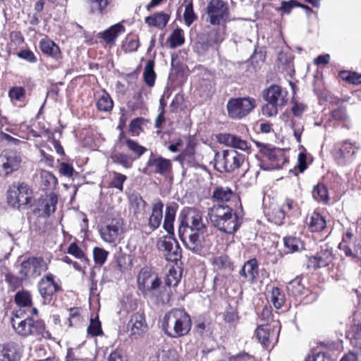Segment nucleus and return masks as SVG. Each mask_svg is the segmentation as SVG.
<instances>
[{
	"instance_id": "c9c22d12",
	"label": "nucleus",
	"mask_w": 361,
	"mask_h": 361,
	"mask_svg": "<svg viewBox=\"0 0 361 361\" xmlns=\"http://www.w3.org/2000/svg\"><path fill=\"white\" fill-rule=\"evenodd\" d=\"M154 61L152 59L148 60L143 71V78L145 82L149 87L154 85L156 80V73L154 72Z\"/></svg>"
},
{
	"instance_id": "c756f323",
	"label": "nucleus",
	"mask_w": 361,
	"mask_h": 361,
	"mask_svg": "<svg viewBox=\"0 0 361 361\" xmlns=\"http://www.w3.org/2000/svg\"><path fill=\"white\" fill-rule=\"evenodd\" d=\"M307 224L312 232H319L324 230L326 226V219L318 212H313L307 219Z\"/></svg>"
},
{
	"instance_id": "6e6552de",
	"label": "nucleus",
	"mask_w": 361,
	"mask_h": 361,
	"mask_svg": "<svg viewBox=\"0 0 361 361\" xmlns=\"http://www.w3.org/2000/svg\"><path fill=\"white\" fill-rule=\"evenodd\" d=\"M124 231L123 221L121 218H114L101 227L99 234L102 239L109 243H116L122 238Z\"/></svg>"
},
{
	"instance_id": "412c9836",
	"label": "nucleus",
	"mask_w": 361,
	"mask_h": 361,
	"mask_svg": "<svg viewBox=\"0 0 361 361\" xmlns=\"http://www.w3.org/2000/svg\"><path fill=\"white\" fill-rule=\"evenodd\" d=\"M359 148L360 146L356 142L343 141L336 153V159L339 164H344L350 161Z\"/></svg>"
},
{
	"instance_id": "5fc2aeb1",
	"label": "nucleus",
	"mask_w": 361,
	"mask_h": 361,
	"mask_svg": "<svg viewBox=\"0 0 361 361\" xmlns=\"http://www.w3.org/2000/svg\"><path fill=\"white\" fill-rule=\"evenodd\" d=\"M305 361H334V360L324 353L312 352L307 356Z\"/></svg>"
},
{
	"instance_id": "ddd939ff",
	"label": "nucleus",
	"mask_w": 361,
	"mask_h": 361,
	"mask_svg": "<svg viewBox=\"0 0 361 361\" xmlns=\"http://www.w3.org/2000/svg\"><path fill=\"white\" fill-rule=\"evenodd\" d=\"M279 327L277 323L272 324H266L258 325L255 330V336L258 341L264 346L268 345L269 343L274 341L276 342L279 331L274 332V329Z\"/></svg>"
},
{
	"instance_id": "a19ab883",
	"label": "nucleus",
	"mask_w": 361,
	"mask_h": 361,
	"mask_svg": "<svg viewBox=\"0 0 361 361\" xmlns=\"http://www.w3.org/2000/svg\"><path fill=\"white\" fill-rule=\"evenodd\" d=\"M15 301L20 307H29L32 305L30 294L27 291H19L16 294Z\"/></svg>"
},
{
	"instance_id": "a878e982",
	"label": "nucleus",
	"mask_w": 361,
	"mask_h": 361,
	"mask_svg": "<svg viewBox=\"0 0 361 361\" xmlns=\"http://www.w3.org/2000/svg\"><path fill=\"white\" fill-rule=\"evenodd\" d=\"M239 273L247 282L255 283L258 276V264L256 259L253 258L246 262Z\"/></svg>"
},
{
	"instance_id": "6e6d98bb",
	"label": "nucleus",
	"mask_w": 361,
	"mask_h": 361,
	"mask_svg": "<svg viewBox=\"0 0 361 361\" xmlns=\"http://www.w3.org/2000/svg\"><path fill=\"white\" fill-rule=\"evenodd\" d=\"M140 46L137 38H127L123 44V49L126 52L135 51Z\"/></svg>"
},
{
	"instance_id": "bf43d9fd",
	"label": "nucleus",
	"mask_w": 361,
	"mask_h": 361,
	"mask_svg": "<svg viewBox=\"0 0 361 361\" xmlns=\"http://www.w3.org/2000/svg\"><path fill=\"white\" fill-rule=\"evenodd\" d=\"M25 89L22 87H13L9 91V97L11 99H15L16 101H20L25 96Z\"/></svg>"
},
{
	"instance_id": "39448f33",
	"label": "nucleus",
	"mask_w": 361,
	"mask_h": 361,
	"mask_svg": "<svg viewBox=\"0 0 361 361\" xmlns=\"http://www.w3.org/2000/svg\"><path fill=\"white\" fill-rule=\"evenodd\" d=\"M138 288L142 293L149 297L155 296L156 291L160 286V280L157 274L152 272L148 267L142 268L137 276Z\"/></svg>"
},
{
	"instance_id": "de8ad7c7",
	"label": "nucleus",
	"mask_w": 361,
	"mask_h": 361,
	"mask_svg": "<svg viewBox=\"0 0 361 361\" xmlns=\"http://www.w3.org/2000/svg\"><path fill=\"white\" fill-rule=\"evenodd\" d=\"M125 142L128 149L135 153L138 157L147 151V149L145 147L140 145L133 140L128 139Z\"/></svg>"
},
{
	"instance_id": "e433bc0d",
	"label": "nucleus",
	"mask_w": 361,
	"mask_h": 361,
	"mask_svg": "<svg viewBox=\"0 0 361 361\" xmlns=\"http://www.w3.org/2000/svg\"><path fill=\"white\" fill-rule=\"evenodd\" d=\"M168 42H169V47L172 49L181 46L185 42L183 30L180 28L175 29L168 38Z\"/></svg>"
},
{
	"instance_id": "2eb2a0df",
	"label": "nucleus",
	"mask_w": 361,
	"mask_h": 361,
	"mask_svg": "<svg viewBox=\"0 0 361 361\" xmlns=\"http://www.w3.org/2000/svg\"><path fill=\"white\" fill-rule=\"evenodd\" d=\"M264 99L283 106L287 102V92L280 86L272 85L264 92Z\"/></svg>"
},
{
	"instance_id": "f3484780",
	"label": "nucleus",
	"mask_w": 361,
	"mask_h": 361,
	"mask_svg": "<svg viewBox=\"0 0 361 361\" xmlns=\"http://www.w3.org/2000/svg\"><path fill=\"white\" fill-rule=\"evenodd\" d=\"M161 247L164 252L165 259L169 262H177L181 257V250L178 242L173 238L165 239Z\"/></svg>"
},
{
	"instance_id": "b1692460",
	"label": "nucleus",
	"mask_w": 361,
	"mask_h": 361,
	"mask_svg": "<svg viewBox=\"0 0 361 361\" xmlns=\"http://www.w3.org/2000/svg\"><path fill=\"white\" fill-rule=\"evenodd\" d=\"M334 255L331 250H322L317 255L309 259L308 266L314 269L325 267L329 265L334 260Z\"/></svg>"
},
{
	"instance_id": "f257e3e1",
	"label": "nucleus",
	"mask_w": 361,
	"mask_h": 361,
	"mask_svg": "<svg viewBox=\"0 0 361 361\" xmlns=\"http://www.w3.org/2000/svg\"><path fill=\"white\" fill-rule=\"evenodd\" d=\"M208 216L212 225L225 233H234L241 225L240 219L230 204H214L209 209Z\"/></svg>"
},
{
	"instance_id": "9b49d317",
	"label": "nucleus",
	"mask_w": 361,
	"mask_h": 361,
	"mask_svg": "<svg viewBox=\"0 0 361 361\" xmlns=\"http://www.w3.org/2000/svg\"><path fill=\"white\" fill-rule=\"evenodd\" d=\"M12 326L18 335L28 336L37 334L41 327V324L29 317L21 319L18 314H16L12 318Z\"/></svg>"
},
{
	"instance_id": "4468645a",
	"label": "nucleus",
	"mask_w": 361,
	"mask_h": 361,
	"mask_svg": "<svg viewBox=\"0 0 361 361\" xmlns=\"http://www.w3.org/2000/svg\"><path fill=\"white\" fill-rule=\"evenodd\" d=\"M300 212L298 204L290 198H286L281 208L276 209L272 212L274 215L271 221L275 224H280L284 219L286 214H294Z\"/></svg>"
},
{
	"instance_id": "393cba45",
	"label": "nucleus",
	"mask_w": 361,
	"mask_h": 361,
	"mask_svg": "<svg viewBox=\"0 0 361 361\" xmlns=\"http://www.w3.org/2000/svg\"><path fill=\"white\" fill-rule=\"evenodd\" d=\"M183 223L197 231H200L204 228L201 212L195 208H189L186 210L185 220L182 221Z\"/></svg>"
},
{
	"instance_id": "7c9ffc66",
	"label": "nucleus",
	"mask_w": 361,
	"mask_h": 361,
	"mask_svg": "<svg viewBox=\"0 0 361 361\" xmlns=\"http://www.w3.org/2000/svg\"><path fill=\"white\" fill-rule=\"evenodd\" d=\"M40 177V187L44 190H52L57 185V179L55 176L46 170L39 171Z\"/></svg>"
},
{
	"instance_id": "f03ea898",
	"label": "nucleus",
	"mask_w": 361,
	"mask_h": 361,
	"mask_svg": "<svg viewBox=\"0 0 361 361\" xmlns=\"http://www.w3.org/2000/svg\"><path fill=\"white\" fill-rule=\"evenodd\" d=\"M161 326L166 334L171 338L186 335L191 329L189 314L181 309H173L163 317Z\"/></svg>"
},
{
	"instance_id": "6ab92c4d",
	"label": "nucleus",
	"mask_w": 361,
	"mask_h": 361,
	"mask_svg": "<svg viewBox=\"0 0 361 361\" xmlns=\"http://www.w3.org/2000/svg\"><path fill=\"white\" fill-rule=\"evenodd\" d=\"M21 354L18 344L13 342L0 343V361H18Z\"/></svg>"
},
{
	"instance_id": "09e8293b",
	"label": "nucleus",
	"mask_w": 361,
	"mask_h": 361,
	"mask_svg": "<svg viewBox=\"0 0 361 361\" xmlns=\"http://www.w3.org/2000/svg\"><path fill=\"white\" fill-rule=\"evenodd\" d=\"M87 332L92 336H97L102 334L101 323L98 318L91 319Z\"/></svg>"
},
{
	"instance_id": "423d86ee",
	"label": "nucleus",
	"mask_w": 361,
	"mask_h": 361,
	"mask_svg": "<svg viewBox=\"0 0 361 361\" xmlns=\"http://www.w3.org/2000/svg\"><path fill=\"white\" fill-rule=\"evenodd\" d=\"M183 223L179 227L178 234L185 247L193 252L199 253L202 249V238L199 232Z\"/></svg>"
},
{
	"instance_id": "aec40b11",
	"label": "nucleus",
	"mask_w": 361,
	"mask_h": 361,
	"mask_svg": "<svg viewBox=\"0 0 361 361\" xmlns=\"http://www.w3.org/2000/svg\"><path fill=\"white\" fill-rule=\"evenodd\" d=\"M59 288V285L54 281V276L51 274H46L38 283L39 292L44 299L52 296Z\"/></svg>"
},
{
	"instance_id": "58836bf2",
	"label": "nucleus",
	"mask_w": 361,
	"mask_h": 361,
	"mask_svg": "<svg viewBox=\"0 0 361 361\" xmlns=\"http://www.w3.org/2000/svg\"><path fill=\"white\" fill-rule=\"evenodd\" d=\"M283 243L289 252H297L303 248V244L301 240L295 237L284 238Z\"/></svg>"
},
{
	"instance_id": "5701e85b",
	"label": "nucleus",
	"mask_w": 361,
	"mask_h": 361,
	"mask_svg": "<svg viewBox=\"0 0 361 361\" xmlns=\"http://www.w3.org/2000/svg\"><path fill=\"white\" fill-rule=\"evenodd\" d=\"M186 141V147L183 152L176 158L182 164H187L188 166H193L196 164L195 157V142L191 137L185 138Z\"/></svg>"
},
{
	"instance_id": "f704fd0d",
	"label": "nucleus",
	"mask_w": 361,
	"mask_h": 361,
	"mask_svg": "<svg viewBox=\"0 0 361 361\" xmlns=\"http://www.w3.org/2000/svg\"><path fill=\"white\" fill-rule=\"evenodd\" d=\"M57 201L58 199L56 195L54 192H51L42 202L40 209L49 216L55 212Z\"/></svg>"
},
{
	"instance_id": "603ef678",
	"label": "nucleus",
	"mask_w": 361,
	"mask_h": 361,
	"mask_svg": "<svg viewBox=\"0 0 361 361\" xmlns=\"http://www.w3.org/2000/svg\"><path fill=\"white\" fill-rule=\"evenodd\" d=\"M341 77L352 84L357 85L361 83V74L355 72L343 71L341 73Z\"/></svg>"
},
{
	"instance_id": "0eeeda50",
	"label": "nucleus",
	"mask_w": 361,
	"mask_h": 361,
	"mask_svg": "<svg viewBox=\"0 0 361 361\" xmlns=\"http://www.w3.org/2000/svg\"><path fill=\"white\" fill-rule=\"evenodd\" d=\"M31 197L32 190L24 183L13 185L8 190V203L13 207L20 208L27 204Z\"/></svg>"
},
{
	"instance_id": "37998d69",
	"label": "nucleus",
	"mask_w": 361,
	"mask_h": 361,
	"mask_svg": "<svg viewBox=\"0 0 361 361\" xmlns=\"http://www.w3.org/2000/svg\"><path fill=\"white\" fill-rule=\"evenodd\" d=\"M281 107V106L277 105L276 104L272 103L271 102H267V103L262 107V113L267 117L275 116L278 114L279 109Z\"/></svg>"
},
{
	"instance_id": "79ce46f5",
	"label": "nucleus",
	"mask_w": 361,
	"mask_h": 361,
	"mask_svg": "<svg viewBox=\"0 0 361 361\" xmlns=\"http://www.w3.org/2000/svg\"><path fill=\"white\" fill-rule=\"evenodd\" d=\"M314 199L318 201L327 202L329 200V195L327 188L324 185H318L312 191Z\"/></svg>"
},
{
	"instance_id": "bb28decb",
	"label": "nucleus",
	"mask_w": 361,
	"mask_h": 361,
	"mask_svg": "<svg viewBox=\"0 0 361 361\" xmlns=\"http://www.w3.org/2000/svg\"><path fill=\"white\" fill-rule=\"evenodd\" d=\"M164 204L161 200H157L153 202L152 213L149 217L148 225L152 230L157 228L163 219Z\"/></svg>"
},
{
	"instance_id": "864d4df0",
	"label": "nucleus",
	"mask_w": 361,
	"mask_h": 361,
	"mask_svg": "<svg viewBox=\"0 0 361 361\" xmlns=\"http://www.w3.org/2000/svg\"><path fill=\"white\" fill-rule=\"evenodd\" d=\"M68 252L75 257L80 259L85 262L88 261L84 252L75 243H73L69 245L68 248Z\"/></svg>"
},
{
	"instance_id": "9d476101",
	"label": "nucleus",
	"mask_w": 361,
	"mask_h": 361,
	"mask_svg": "<svg viewBox=\"0 0 361 361\" xmlns=\"http://www.w3.org/2000/svg\"><path fill=\"white\" fill-rule=\"evenodd\" d=\"M207 13L212 25H219L228 17V5L223 0H210L207 6Z\"/></svg>"
},
{
	"instance_id": "f8f14e48",
	"label": "nucleus",
	"mask_w": 361,
	"mask_h": 361,
	"mask_svg": "<svg viewBox=\"0 0 361 361\" xmlns=\"http://www.w3.org/2000/svg\"><path fill=\"white\" fill-rule=\"evenodd\" d=\"M20 157L14 152H4L0 154V176H6L17 170Z\"/></svg>"
},
{
	"instance_id": "4d7b16f0",
	"label": "nucleus",
	"mask_w": 361,
	"mask_h": 361,
	"mask_svg": "<svg viewBox=\"0 0 361 361\" xmlns=\"http://www.w3.org/2000/svg\"><path fill=\"white\" fill-rule=\"evenodd\" d=\"M114 161L121 164L125 168H130L133 164V159L127 154L120 153L114 157Z\"/></svg>"
},
{
	"instance_id": "680f3d73",
	"label": "nucleus",
	"mask_w": 361,
	"mask_h": 361,
	"mask_svg": "<svg viewBox=\"0 0 361 361\" xmlns=\"http://www.w3.org/2000/svg\"><path fill=\"white\" fill-rule=\"evenodd\" d=\"M59 172L62 176L71 178L73 174L74 169L71 165L62 162L60 164Z\"/></svg>"
},
{
	"instance_id": "4be33fe9",
	"label": "nucleus",
	"mask_w": 361,
	"mask_h": 361,
	"mask_svg": "<svg viewBox=\"0 0 361 361\" xmlns=\"http://www.w3.org/2000/svg\"><path fill=\"white\" fill-rule=\"evenodd\" d=\"M212 200L220 204L228 203L232 206L233 202L238 201V198L235 193L228 187H216L212 193Z\"/></svg>"
},
{
	"instance_id": "7ed1b4c3",
	"label": "nucleus",
	"mask_w": 361,
	"mask_h": 361,
	"mask_svg": "<svg viewBox=\"0 0 361 361\" xmlns=\"http://www.w3.org/2000/svg\"><path fill=\"white\" fill-rule=\"evenodd\" d=\"M243 161V155L234 149H226L216 154L214 166L219 172H231L238 169Z\"/></svg>"
},
{
	"instance_id": "338daca9",
	"label": "nucleus",
	"mask_w": 361,
	"mask_h": 361,
	"mask_svg": "<svg viewBox=\"0 0 361 361\" xmlns=\"http://www.w3.org/2000/svg\"><path fill=\"white\" fill-rule=\"evenodd\" d=\"M176 216V208L173 205H168L166 209L164 220L168 221H174Z\"/></svg>"
},
{
	"instance_id": "cd10ccee",
	"label": "nucleus",
	"mask_w": 361,
	"mask_h": 361,
	"mask_svg": "<svg viewBox=\"0 0 361 361\" xmlns=\"http://www.w3.org/2000/svg\"><path fill=\"white\" fill-rule=\"evenodd\" d=\"M130 335L140 336L147 330L144 317L140 314H133L128 323Z\"/></svg>"
},
{
	"instance_id": "052dcab7",
	"label": "nucleus",
	"mask_w": 361,
	"mask_h": 361,
	"mask_svg": "<svg viewBox=\"0 0 361 361\" xmlns=\"http://www.w3.org/2000/svg\"><path fill=\"white\" fill-rule=\"evenodd\" d=\"M180 276L177 275L176 271L170 270L166 276L165 283L169 287L176 286L178 285Z\"/></svg>"
},
{
	"instance_id": "3c124183",
	"label": "nucleus",
	"mask_w": 361,
	"mask_h": 361,
	"mask_svg": "<svg viewBox=\"0 0 361 361\" xmlns=\"http://www.w3.org/2000/svg\"><path fill=\"white\" fill-rule=\"evenodd\" d=\"M212 263L217 269H224L231 266V262L226 255H221L213 259Z\"/></svg>"
},
{
	"instance_id": "c03bdc74",
	"label": "nucleus",
	"mask_w": 361,
	"mask_h": 361,
	"mask_svg": "<svg viewBox=\"0 0 361 361\" xmlns=\"http://www.w3.org/2000/svg\"><path fill=\"white\" fill-rule=\"evenodd\" d=\"M270 300L271 302L273 303L274 306L276 309L281 308L282 306L283 302H284V297L283 295L281 293L279 288H273L271 290V295H270Z\"/></svg>"
},
{
	"instance_id": "8fccbe9b",
	"label": "nucleus",
	"mask_w": 361,
	"mask_h": 361,
	"mask_svg": "<svg viewBox=\"0 0 361 361\" xmlns=\"http://www.w3.org/2000/svg\"><path fill=\"white\" fill-rule=\"evenodd\" d=\"M183 18L185 24L188 26H190L193 21L195 20L196 16L193 11V6L192 1H190L185 7V11L183 13Z\"/></svg>"
},
{
	"instance_id": "473e14b6",
	"label": "nucleus",
	"mask_w": 361,
	"mask_h": 361,
	"mask_svg": "<svg viewBox=\"0 0 361 361\" xmlns=\"http://www.w3.org/2000/svg\"><path fill=\"white\" fill-rule=\"evenodd\" d=\"M340 250L344 251L345 256L352 259H359L361 257V238L356 239L353 243V250L350 245L340 243L338 245Z\"/></svg>"
},
{
	"instance_id": "1a4fd4ad",
	"label": "nucleus",
	"mask_w": 361,
	"mask_h": 361,
	"mask_svg": "<svg viewBox=\"0 0 361 361\" xmlns=\"http://www.w3.org/2000/svg\"><path fill=\"white\" fill-rule=\"evenodd\" d=\"M48 269V263L42 257H30L21 263L20 273L26 279H35Z\"/></svg>"
},
{
	"instance_id": "69168bd1",
	"label": "nucleus",
	"mask_w": 361,
	"mask_h": 361,
	"mask_svg": "<svg viewBox=\"0 0 361 361\" xmlns=\"http://www.w3.org/2000/svg\"><path fill=\"white\" fill-rule=\"evenodd\" d=\"M131 204L135 205L138 210H143L145 207V202L139 195H135L131 197Z\"/></svg>"
},
{
	"instance_id": "a211bd4d",
	"label": "nucleus",
	"mask_w": 361,
	"mask_h": 361,
	"mask_svg": "<svg viewBox=\"0 0 361 361\" xmlns=\"http://www.w3.org/2000/svg\"><path fill=\"white\" fill-rule=\"evenodd\" d=\"M217 138L218 141L221 144H224L225 145L231 147L233 148L250 152V146L247 142L241 139L237 135L228 133H222L219 134Z\"/></svg>"
},
{
	"instance_id": "72a5a7b5",
	"label": "nucleus",
	"mask_w": 361,
	"mask_h": 361,
	"mask_svg": "<svg viewBox=\"0 0 361 361\" xmlns=\"http://www.w3.org/2000/svg\"><path fill=\"white\" fill-rule=\"evenodd\" d=\"M41 51L53 58L57 59L60 55L59 47L51 39H42L39 42Z\"/></svg>"
},
{
	"instance_id": "2f4dec72",
	"label": "nucleus",
	"mask_w": 361,
	"mask_h": 361,
	"mask_svg": "<svg viewBox=\"0 0 361 361\" xmlns=\"http://www.w3.org/2000/svg\"><path fill=\"white\" fill-rule=\"evenodd\" d=\"M124 31V27L121 23H117L104 31L102 37L107 44H113L119 34Z\"/></svg>"
},
{
	"instance_id": "0e129e2a",
	"label": "nucleus",
	"mask_w": 361,
	"mask_h": 361,
	"mask_svg": "<svg viewBox=\"0 0 361 361\" xmlns=\"http://www.w3.org/2000/svg\"><path fill=\"white\" fill-rule=\"evenodd\" d=\"M18 56L30 63L36 61V57L35 56L32 51L30 50H23L18 54Z\"/></svg>"
},
{
	"instance_id": "dca6fc26",
	"label": "nucleus",
	"mask_w": 361,
	"mask_h": 361,
	"mask_svg": "<svg viewBox=\"0 0 361 361\" xmlns=\"http://www.w3.org/2000/svg\"><path fill=\"white\" fill-rule=\"evenodd\" d=\"M171 161L169 159L153 154H151L147 163V168L151 169L154 173L161 175L169 173L171 170ZM147 169H145V173Z\"/></svg>"
},
{
	"instance_id": "c85d7f7f",
	"label": "nucleus",
	"mask_w": 361,
	"mask_h": 361,
	"mask_svg": "<svg viewBox=\"0 0 361 361\" xmlns=\"http://www.w3.org/2000/svg\"><path fill=\"white\" fill-rule=\"evenodd\" d=\"M170 15L164 12L155 13L145 18V23L150 27L163 29L167 25Z\"/></svg>"
},
{
	"instance_id": "4c0bfd02",
	"label": "nucleus",
	"mask_w": 361,
	"mask_h": 361,
	"mask_svg": "<svg viewBox=\"0 0 361 361\" xmlns=\"http://www.w3.org/2000/svg\"><path fill=\"white\" fill-rule=\"evenodd\" d=\"M97 106L102 111H109L112 109L113 101L106 92H104L99 97Z\"/></svg>"
},
{
	"instance_id": "49530a36",
	"label": "nucleus",
	"mask_w": 361,
	"mask_h": 361,
	"mask_svg": "<svg viewBox=\"0 0 361 361\" xmlns=\"http://www.w3.org/2000/svg\"><path fill=\"white\" fill-rule=\"evenodd\" d=\"M109 252L105 250L96 247L93 250V257L96 264L102 265L105 263Z\"/></svg>"
},
{
	"instance_id": "e2e57ef3",
	"label": "nucleus",
	"mask_w": 361,
	"mask_h": 361,
	"mask_svg": "<svg viewBox=\"0 0 361 361\" xmlns=\"http://www.w3.org/2000/svg\"><path fill=\"white\" fill-rule=\"evenodd\" d=\"M307 106L302 103L295 102L292 107L293 114L295 116H300L306 110Z\"/></svg>"
},
{
	"instance_id": "13d9d810",
	"label": "nucleus",
	"mask_w": 361,
	"mask_h": 361,
	"mask_svg": "<svg viewBox=\"0 0 361 361\" xmlns=\"http://www.w3.org/2000/svg\"><path fill=\"white\" fill-rule=\"evenodd\" d=\"M126 180V176L119 173L114 172V176L111 182V186L123 191V184Z\"/></svg>"
},
{
	"instance_id": "ea45409f",
	"label": "nucleus",
	"mask_w": 361,
	"mask_h": 361,
	"mask_svg": "<svg viewBox=\"0 0 361 361\" xmlns=\"http://www.w3.org/2000/svg\"><path fill=\"white\" fill-rule=\"evenodd\" d=\"M288 291L293 295H298L302 294L304 287L301 283V279L298 277L290 281L287 286Z\"/></svg>"
},
{
	"instance_id": "774afa93",
	"label": "nucleus",
	"mask_w": 361,
	"mask_h": 361,
	"mask_svg": "<svg viewBox=\"0 0 361 361\" xmlns=\"http://www.w3.org/2000/svg\"><path fill=\"white\" fill-rule=\"evenodd\" d=\"M350 334L354 339H361V322H359L351 328Z\"/></svg>"
},
{
	"instance_id": "a18cd8bd",
	"label": "nucleus",
	"mask_w": 361,
	"mask_h": 361,
	"mask_svg": "<svg viewBox=\"0 0 361 361\" xmlns=\"http://www.w3.org/2000/svg\"><path fill=\"white\" fill-rule=\"evenodd\" d=\"M177 352L173 349L162 350L157 355V361H178Z\"/></svg>"
},
{
	"instance_id": "20e7f679",
	"label": "nucleus",
	"mask_w": 361,
	"mask_h": 361,
	"mask_svg": "<svg viewBox=\"0 0 361 361\" xmlns=\"http://www.w3.org/2000/svg\"><path fill=\"white\" fill-rule=\"evenodd\" d=\"M255 106L256 102L253 98H235L228 100L227 110L231 118H241L250 114Z\"/></svg>"
}]
</instances>
